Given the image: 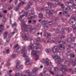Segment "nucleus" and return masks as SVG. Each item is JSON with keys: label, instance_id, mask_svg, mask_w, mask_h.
<instances>
[{"label": "nucleus", "instance_id": "nucleus-1", "mask_svg": "<svg viewBox=\"0 0 76 76\" xmlns=\"http://www.w3.org/2000/svg\"><path fill=\"white\" fill-rule=\"evenodd\" d=\"M53 59H55L56 60L57 59L58 62H57V64L58 65V64H60V63L61 62V61H65L64 62V65L66 66H70V62H69L68 61H66V59L64 58L62 59H61L60 58V55H57V56L55 55L54 57H53Z\"/></svg>", "mask_w": 76, "mask_h": 76}, {"label": "nucleus", "instance_id": "nucleus-2", "mask_svg": "<svg viewBox=\"0 0 76 76\" xmlns=\"http://www.w3.org/2000/svg\"><path fill=\"white\" fill-rule=\"evenodd\" d=\"M31 25H27L26 26V24H23L21 26V29L23 32H27V29H30L31 28Z\"/></svg>", "mask_w": 76, "mask_h": 76}, {"label": "nucleus", "instance_id": "nucleus-3", "mask_svg": "<svg viewBox=\"0 0 76 76\" xmlns=\"http://www.w3.org/2000/svg\"><path fill=\"white\" fill-rule=\"evenodd\" d=\"M41 45L38 44L37 46H34V48L35 49L37 53H39L41 51Z\"/></svg>", "mask_w": 76, "mask_h": 76}, {"label": "nucleus", "instance_id": "nucleus-4", "mask_svg": "<svg viewBox=\"0 0 76 76\" xmlns=\"http://www.w3.org/2000/svg\"><path fill=\"white\" fill-rule=\"evenodd\" d=\"M20 64V61L19 60H17V65L16 66L15 68L17 69H22L23 68V65H21V66H19V64Z\"/></svg>", "mask_w": 76, "mask_h": 76}, {"label": "nucleus", "instance_id": "nucleus-5", "mask_svg": "<svg viewBox=\"0 0 76 76\" xmlns=\"http://www.w3.org/2000/svg\"><path fill=\"white\" fill-rule=\"evenodd\" d=\"M22 39L25 41L28 40V34L26 33H23L22 34Z\"/></svg>", "mask_w": 76, "mask_h": 76}, {"label": "nucleus", "instance_id": "nucleus-6", "mask_svg": "<svg viewBox=\"0 0 76 76\" xmlns=\"http://www.w3.org/2000/svg\"><path fill=\"white\" fill-rule=\"evenodd\" d=\"M23 48L22 50L21 53H23V57H26V53H27V50H26V49H25V48H26V47H25V46H23Z\"/></svg>", "mask_w": 76, "mask_h": 76}, {"label": "nucleus", "instance_id": "nucleus-7", "mask_svg": "<svg viewBox=\"0 0 76 76\" xmlns=\"http://www.w3.org/2000/svg\"><path fill=\"white\" fill-rule=\"evenodd\" d=\"M26 73H28V75L29 76H37L35 75V73H32V72L31 73V72L29 71V70H27L26 71Z\"/></svg>", "mask_w": 76, "mask_h": 76}, {"label": "nucleus", "instance_id": "nucleus-8", "mask_svg": "<svg viewBox=\"0 0 76 76\" xmlns=\"http://www.w3.org/2000/svg\"><path fill=\"white\" fill-rule=\"evenodd\" d=\"M44 61H45V63L47 64V65H51V62H50L49 63V59L48 58H46L45 59H43Z\"/></svg>", "mask_w": 76, "mask_h": 76}, {"label": "nucleus", "instance_id": "nucleus-9", "mask_svg": "<svg viewBox=\"0 0 76 76\" xmlns=\"http://www.w3.org/2000/svg\"><path fill=\"white\" fill-rule=\"evenodd\" d=\"M45 11L47 13L46 15V17H47V18L49 19H52V17H50L49 15H48V14L49 13L50 11L47 9L46 10H45Z\"/></svg>", "mask_w": 76, "mask_h": 76}, {"label": "nucleus", "instance_id": "nucleus-10", "mask_svg": "<svg viewBox=\"0 0 76 76\" xmlns=\"http://www.w3.org/2000/svg\"><path fill=\"white\" fill-rule=\"evenodd\" d=\"M60 70L62 72H64L65 71V68H66V66H64L63 65H61L60 66Z\"/></svg>", "mask_w": 76, "mask_h": 76}, {"label": "nucleus", "instance_id": "nucleus-11", "mask_svg": "<svg viewBox=\"0 0 76 76\" xmlns=\"http://www.w3.org/2000/svg\"><path fill=\"white\" fill-rule=\"evenodd\" d=\"M4 28V25H0V34H2L3 33V29Z\"/></svg>", "mask_w": 76, "mask_h": 76}, {"label": "nucleus", "instance_id": "nucleus-12", "mask_svg": "<svg viewBox=\"0 0 76 76\" xmlns=\"http://www.w3.org/2000/svg\"><path fill=\"white\" fill-rule=\"evenodd\" d=\"M64 10L63 14L64 15H67L68 14L67 11H68V9L67 7H64L63 9Z\"/></svg>", "mask_w": 76, "mask_h": 76}, {"label": "nucleus", "instance_id": "nucleus-13", "mask_svg": "<svg viewBox=\"0 0 76 76\" xmlns=\"http://www.w3.org/2000/svg\"><path fill=\"white\" fill-rule=\"evenodd\" d=\"M57 46H55L53 47L52 51L53 52L54 54L57 53Z\"/></svg>", "mask_w": 76, "mask_h": 76}, {"label": "nucleus", "instance_id": "nucleus-14", "mask_svg": "<svg viewBox=\"0 0 76 76\" xmlns=\"http://www.w3.org/2000/svg\"><path fill=\"white\" fill-rule=\"evenodd\" d=\"M60 28H61V26L60 25L58 26L57 27L56 30V33L58 34V33H60Z\"/></svg>", "mask_w": 76, "mask_h": 76}, {"label": "nucleus", "instance_id": "nucleus-15", "mask_svg": "<svg viewBox=\"0 0 76 76\" xmlns=\"http://www.w3.org/2000/svg\"><path fill=\"white\" fill-rule=\"evenodd\" d=\"M48 8H51L54 5V4L53 3L48 2Z\"/></svg>", "mask_w": 76, "mask_h": 76}, {"label": "nucleus", "instance_id": "nucleus-16", "mask_svg": "<svg viewBox=\"0 0 76 76\" xmlns=\"http://www.w3.org/2000/svg\"><path fill=\"white\" fill-rule=\"evenodd\" d=\"M55 12V11L54 10H52L50 11V12H49V15L52 16L53 14Z\"/></svg>", "mask_w": 76, "mask_h": 76}, {"label": "nucleus", "instance_id": "nucleus-17", "mask_svg": "<svg viewBox=\"0 0 76 76\" xmlns=\"http://www.w3.org/2000/svg\"><path fill=\"white\" fill-rule=\"evenodd\" d=\"M58 47L62 48V49H61L62 50H64V46L62 45V44L59 45H58Z\"/></svg>", "mask_w": 76, "mask_h": 76}, {"label": "nucleus", "instance_id": "nucleus-18", "mask_svg": "<svg viewBox=\"0 0 76 76\" xmlns=\"http://www.w3.org/2000/svg\"><path fill=\"white\" fill-rule=\"evenodd\" d=\"M33 47H34V45L33 44L29 45L28 46V49L30 50H32Z\"/></svg>", "mask_w": 76, "mask_h": 76}, {"label": "nucleus", "instance_id": "nucleus-19", "mask_svg": "<svg viewBox=\"0 0 76 76\" xmlns=\"http://www.w3.org/2000/svg\"><path fill=\"white\" fill-rule=\"evenodd\" d=\"M31 15L30 17H28V20H30V19H32V18H37V15Z\"/></svg>", "mask_w": 76, "mask_h": 76}, {"label": "nucleus", "instance_id": "nucleus-20", "mask_svg": "<svg viewBox=\"0 0 76 76\" xmlns=\"http://www.w3.org/2000/svg\"><path fill=\"white\" fill-rule=\"evenodd\" d=\"M15 76H22V75L19 74V71L17 70L15 75Z\"/></svg>", "mask_w": 76, "mask_h": 76}, {"label": "nucleus", "instance_id": "nucleus-21", "mask_svg": "<svg viewBox=\"0 0 76 76\" xmlns=\"http://www.w3.org/2000/svg\"><path fill=\"white\" fill-rule=\"evenodd\" d=\"M46 9H47V7H42L40 9H38V10L39 12H41V11H42V10H44V9L45 10Z\"/></svg>", "mask_w": 76, "mask_h": 76}, {"label": "nucleus", "instance_id": "nucleus-22", "mask_svg": "<svg viewBox=\"0 0 76 76\" xmlns=\"http://www.w3.org/2000/svg\"><path fill=\"white\" fill-rule=\"evenodd\" d=\"M69 48H67V51L68 50H69V48H74V46L73 45V44H71L69 46H68Z\"/></svg>", "mask_w": 76, "mask_h": 76}, {"label": "nucleus", "instance_id": "nucleus-23", "mask_svg": "<svg viewBox=\"0 0 76 76\" xmlns=\"http://www.w3.org/2000/svg\"><path fill=\"white\" fill-rule=\"evenodd\" d=\"M71 18L74 20H76V14H73L71 16Z\"/></svg>", "mask_w": 76, "mask_h": 76}, {"label": "nucleus", "instance_id": "nucleus-24", "mask_svg": "<svg viewBox=\"0 0 76 76\" xmlns=\"http://www.w3.org/2000/svg\"><path fill=\"white\" fill-rule=\"evenodd\" d=\"M7 34H8V32L7 31H6L4 32L3 34V36L4 37V38L5 39L6 37H7Z\"/></svg>", "mask_w": 76, "mask_h": 76}, {"label": "nucleus", "instance_id": "nucleus-25", "mask_svg": "<svg viewBox=\"0 0 76 76\" xmlns=\"http://www.w3.org/2000/svg\"><path fill=\"white\" fill-rule=\"evenodd\" d=\"M36 3L37 1H39V2H40V3H42L43 1H45V0H33Z\"/></svg>", "mask_w": 76, "mask_h": 76}, {"label": "nucleus", "instance_id": "nucleus-26", "mask_svg": "<svg viewBox=\"0 0 76 76\" xmlns=\"http://www.w3.org/2000/svg\"><path fill=\"white\" fill-rule=\"evenodd\" d=\"M35 29L34 28H31L30 30V32L32 34H34L35 33Z\"/></svg>", "mask_w": 76, "mask_h": 76}, {"label": "nucleus", "instance_id": "nucleus-27", "mask_svg": "<svg viewBox=\"0 0 76 76\" xmlns=\"http://www.w3.org/2000/svg\"><path fill=\"white\" fill-rule=\"evenodd\" d=\"M70 63H72V65L73 66H75V64H76L75 62L73 60L70 61Z\"/></svg>", "mask_w": 76, "mask_h": 76}, {"label": "nucleus", "instance_id": "nucleus-28", "mask_svg": "<svg viewBox=\"0 0 76 76\" xmlns=\"http://www.w3.org/2000/svg\"><path fill=\"white\" fill-rule=\"evenodd\" d=\"M74 20L73 19H70L69 20V23L71 25H72L73 23V22H74V21L73 20Z\"/></svg>", "mask_w": 76, "mask_h": 76}, {"label": "nucleus", "instance_id": "nucleus-29", "mask_svg": "<svg viewBox=\"0 0 76 76\" xmlns=\"http://www.w3.org/2000/svg\"><path fill=\"white\" fill-rule=\"evenodd\" d=\"M31 14L29 13L28 16H31L32 15H34V11H31Z\"/></svg>", "mask_w": 76, "mask_h": 76}, {"label": "nucleus", "instance_id": "nucleus-30", "mask_svg": "<svg viewBox=\"0 0 76 76\" xmlns=\"http://www.w3.org/2000/svg\"><path fill=\"white\" fill-rule=\"evenodd\" d=\"M38 68L36 67L35 68H34L33 70L32 71V73H35V72H36V71H37V70H38Z\"/></svg>", "mask_w": 76, "mask_h": 76}, {"label": "nucleus", "instance_id": "nucleus-31", "mask_svg": "<svg viewBox=\"0 0 76 76\" xmlns=\"http://www.w3.org/2000/svg\"><path fill=\"white\" fill-rule=\"evenodd\" d=\"M42 25H47V22L45 20H43L42 21Z\"/></svg>", "mask_w": 76, "mask_h": 76}, {"label": "nucleus", "instance_id": "nucleus-32", "mask_svg": "<svg viewBox=\"0 0 76 76\" xmlns=\"http://www.w3.org/2000/svg\"><path fill=\"white\" fill-rule=\"evenodd\" d=\"M50 41H51V39H47L45 40V43H48V42H49Z\"/></svg>", "mask_w": 76, "mask_h": 76}, {"label": "nucleus", "instance_id": "nucleus-33", "mask_svg": "<svg viewBox=\"0 0 76 76\" xmlns=\"http://www.w3.org/2000/svg\"><path fill=\"white\" fill-rule=\"evenodd\" d=\"M20 7V5H19L18 6H17L15 8H14V10H15V11H17L18 9H19V7Z\"/></svg>", "mask_w": 76, "mask_h": 76}, {"label": "nucleus", "instance_id": "nucleus-34", "mask_svg": "<svg viewBox=\"0 0 76 76\" xmlns=\"http://www.w3.org/2000/svg\"><path fill=\"white\" fill-rule=\"evenodd\" d=\"M24 16V15H23L20 16V17H19L18 18V20H20L21 22H22V21H21V20H22V18H23Z\"/></svg>", "mask_w": 76, "mask_h": 76}, {"label": "nucleus", "instance_id": "nucleus-35", "mask_svg": "<svg viewBox=\"0 0 76 76\" xmlns=\"http://www.w3.org/2000/svg\"><path fill=\"white\" fill-rule=\"evenodd\" d=\"M58 20V18H53V20H52L53 22H54L55 23H56V21Z\"/></svg>", "mask_w": 76, "mask_h": 76}, {"label": "nucleus", "instance_id": "nucleus-36", "mask_svg": "<svg viewBox=\"0 0 76 76\" xmlns=\"http://www.w3.org/2000/svg\"><path fill=\"white\" fill-rule=\"evenodd\" d=\"M37 54V52L35 51L34 50L32 51L31 53L32 55H35Z\"/></svg>", "mask_w": 76, "mask_h": 76}, {"label": "nucleus", "instance_id": "nucleus-37", "mask_svg": "<svg viewBox=\"0 0 76 76\" xmlns=\"http://www.w3.org/2000/svg\"><path fill=\"white\" fill-rule=\"evenodd\" d=\"M59 36V38H60V39H62L63 38V39H64V38H65V36L64 35H62L61 36H60L59 35H58Z\"/></svg>", "mask_w": 76, "mask_h": 76}, {"label": "nucleus", "instance_id": "nucleus-38", "mask_svg": "<svg viewBox=\"0 0 76 76\" xmlns=\"http://www.w3.org/2000/svg\"><path fill=\"white\" fill-rule=\"evenodd\" d=\"M39 56L38 55H36L35 56V60H39Z\"/></svg>", "mask_w": 76, "mask_h": 76}, {"label": "nucleus", "instance_id": "nucleus-39", "mask_svg": "<svg viewBox=\"0 0 76 76\" xmlns=\"http://www.w3.org/2000/svg\"><path fill=\"white\" fill-rule=\"evenodd\" d=\"M39 18L43 19V17H42L43 15H42V13H39Z\"/></svg>", "mask_w": 76, "mask_h": 76}, {"label": "nucleus", "instance_id": "nucleus-40", "mask_svg": "<svg viewBox=\"0 0 76 76\" xmlns=\"http://www.w3.org/2000/svg\"><path fill=\"white\" fill-rule=\"evenodd\" d=\"M44 28L45 30H47L49 28L48 26H44Z\"/></svg>", "mask_w": 76, "mask_h": 76}, {"label": "nucleus", "instance_id": "nucleus-41", "mask_svg": "<svg viewBox=\"0 0 76 76\" xmlns=\"http://www.w3.org/2000/svg\"><path fill=\"white\" fill-rule=\"evenodd\" d=\"M56 3H57L56 4L57 6H60V5L61 3L59 1V0H58V1L57 2H56Z\"/></svg>", "mask_w": 76, "mask_h": 76}, {"label": "nucleus", "instance_id": "nucleus-42", "mask_svg": "<svg viewBox=\"0 0 76 76\" xmlns=\"http://www.w3.org/2000/svg\"><path fill=\"white\" fill-rule=\"evenodd\" d=\"M46 53H49L51 52V49L49 48L47 49L46 50Z\"/></svg>", "mask_w": 76, "mask_h": 76}, {"label": "nucleus", "instance_id": "nucleus-43", "mask_svg": "<svg viewBox=\"0 0 76 76\" xmlns=\"http://www.w3.org/2000/svg\"><path fill=\"white\" fill-rule=\"evenodd\" d=\"M68 8H69L71 10H73V8L72 6H68Z\"/></svg>", "mask_w": 76, "mask_h": 76}, {"label": "nucleus", "instance_id": "nucleus-44", "mask_svg": "<svg viewBox=\"0 0 76 76\" xmlns=\"http://www.w3.org/2000/svg\"><path fill=\"white\" fill-rule=\"evenodd\" d=\"M55 41H56V39L54 38H53L52 39V40H50V42H51L52 43H54L55 42Z\"/></svg>", "mask_w": 76, "mask_h": 76}, {"label": "nucleus", "instance_id": "nucleus-45", "mask_svg": "<svg viewBox=\"0 0 76 76\" xmlns=\"http://www.w3.org/2000/svg\"><path fill=\"white\" fill-rule=\"evenodd\" d=\"M58 42L59 44H60V43H62V44H66L65 41H58Z\"/></svg>", "mask_w": 76, "mask_h": 76}, {"label": "nucleus", "instance_id": "nucleus-46", "mask_svg": "<svg viewBox=\"0 0 76 76\" xmlns=\"http://www.w3.org/2000/svg\"><path fill=\"white\" fill-rule=\"evenodd\" d=\"M12 27H14V26H16V23L14 22L13 24H12Z\"/></svg>", "mask_w": 76, "mask_h": 76}, {"label": "nucleus", "instance_id": "nucleus-47", "mask_svg": "<svg viewBox=\"0 0 76 76\" xmlns=\"http://www.w3.org/2000/svg\"><path fill=\"white\" fill-rule=\"evenodd\" d=\"M25 63L26 65H28V64H29V61H26Z\"/></svg>", "mask_w": 76, "mask_h": 76}, {"label": "nucleus", "instance_id": "nucleus-48", "mask_svg": "<svg viewBox=\"0 0 76 76\" xmlns=\"http://www.w3.org/2000/svg\"><path fill=\"white\" fill-rule=\"evenodd\" d=\"M71 41H72V39H71V38L70 37H68L67 39V41L68 42H71Z\"/></svg>", "mask_w": 76, "mask_h": 76}, {"label": "nucleus", "instance_id": "nucleus-49", "mask_svg": "<svg viewBox=\"0 0 76 76\" xmlns=\"http://www.w3.org/2000/svg\"><path fill=\"white\" fill-rule=\"evenodd\" d=\"M39 34L40 35L41 37H42V32H41L40 33L39 32H38L37 33V35H39Z\"/></svg>", "mask_w": 76, "mask_h": 76}, {"label": "nucleus", "instance_id": "nucleus-50", "mask_svg": "<svg viewBox=\"0 0 76 76\" xmlns=\"http://www.w3.org/2000/svg\"><path fill=\"white\" fill-rule=\"evenodd\" d=\"M48 23L49 25H51L53 24V22L51 21H49L48 22Z\"/></svg>", "mask_w": 76, "mask_h": 76}, {"label": "nucleus", "instance_id": "nucleus-51", "mask_svg": "<svg viewBox=\"0 0 76 76\" xmlns=\"http://www.w3.org/2000/svg\"><path fill=\"white\" fill-rule=\"evenodd\" d=\"M63 12H59V15H60V16H63Z\"/></svg>", "mask_w": 76, "mask_h": 76}, {"label": "nucleus", "instance_id": "nucleus-52", "mask_svg": "<svg viewBox=\"0 0 76 76\" xmlns=\"http://www.w3.org/2000/svg\"><path fill=\"white\" fill-rule=\"evenodd\" d=\"M21 50V49H20V48H18L16 50L17 51V52H19V51H20Z\"/></svg>", "mask_w": 76, "mask_h": 76}, {"label": "nucleus", "instance_id": "nucleus-53", "mask_svg": "<svg viewBox=\"0 0 76 76\" xmlns=\"http://www.w3.org/2000/svg\"><path fill=\"white\" fill-rule=\"evenodd\" d=\"M28 15H29V14L27 12H25L24 14L23 15L24 16H25L26 17L28 16Z\"/></svg>", "mask_w": 76, "mask_h": 76}, {"label": "nucleus", "instance_id": "nucleus-54", "mask_svg": "<svg viewBox=\"0 0 76 76\" xmlns=\"http://www.w3.org/2000/svg\"><path fill=\"white\" fill-rule=\"evenodd\" d=\"M55 71H58V70H59V69L57 67H55L54 69Z\"/></svg>", "mask_w": 76, "mask_h": 76}, {"label": "nucleus", "instance_id": "nucleus-55", "mask_svg": "<svg viewBox=\"0 0 76 76\" xmlns=\"http://www.w3.org/2000/svg\"><path fill=\"white\" fill-rule=\"evenodd\" d=\"M26 61H29V57L27 56L26 57Z\"/></svg>", "mask_w": 76, "mask_h": 76}, {"label": "nucleus", "instance_id": "nucleus-56", "mask_svg": "<svg viewBox=\"0 0 76 76\" xmlns=\"http://www.w3.org/2000/svg\"><path fill=\"white\" fill-rule=\"evenodd\" d=\"M67 58L69 60H70L71 59V56L69 55L68 56Z\"/></svg>", "mask_w": 76, "mask_h": 76}, {"label": "nucleus", "instance_id": "nucleus-57", "mask_svg": "<svg viewBox=\"0 0 76 76\" xmlns=\"http://www.w3.org/2000/svg\"><path fill=\"white\" fill-rule=\"evenodd\" d=\"M61 20L62 22H64L66 20H67V19L66 18H62Z\"/></svg>", "mask_w": 76, "mask_h": 76}, {"label": "nucleus", "instance_id": "nucleus-58", "mask_svg": "<svg viewBox=\"0 0 76 76\" xmlns=\"http://www.w3.org/2000/svg\"><path fill=\"white\" fill-rule=\"evenodd\" d=\"M15 56H16V55L15 54H12L11 56V58H14V57H15Z\"/></svg>", "mask_w": 76, "mask_h": 76}, {"label": "nucleus", "instance_id": "nucleus-59", "mask_svg": "<svg viewBox=\"0 0 76 76\" xmlns=\"http://www.w3.org/2000/svg\"><path fill=\"white\" fill-rule=\"evenodd\" d=\"M11 65V64L10 63H9V61L7 62V66H10Z\"/></svg>", "mask_w": 76, "mask_h": 76}, {"label": "nucleus", "instance_id": "nucleus-60", "mask_svg": "<svg viewBox=\"0 0 76 76\" xmlns=\"http://www.w3.org/2000/svg\"><path fill=\"white\" fill-rule=\"evenodd\" d=\"M47 68H44L43 69V72L44 73H45L46 72H47Z\"/></svg>", "mask_w": 76, "mask_h": 76}, {"label": "nucleus", "instance_id": "nucleus-61", "mask_svg": "<svg viewBox=\"0 0 76 76\" xmlns=\"http://www.w3.org/2000/svg\"><path fill=\"white\" fill-rule=\"evenodd\" d=\"M61 8H62L63 9L65 7H64V4H62L61 5Z\"/></svg>", "mask_w": 76, "mask_h": 76}, {"label": "nucleus", "instance_id": "nucleus-62", "mask_svg": "<svg viewBox=\"0 0 76 76\" xmlns=\"http://www.w3.org/2000/svg\"><path fill=\"white\" fill-rule=\"evenodd\" d=\"M72 6L74 7V8H76V4H72Z\"/></svg>", "mask_w": 76, "mask_h": 76}, {"label": "nucleus", "instance_id": "nucleus-63", "mask_svg": "<svg viewBox=\"0 0 76 76\" xmlns=\"http://www.w3.org/2000/svg\"><path fill=\"white\" fill-rule=\"evenodd\" d=\"M20 4H25V2L23 1H22L20 3Z\"/></svg>", "mask_w": 76, "mask_h": 76}, {"label": "nucleus", "instance_id": "nucleus-64", "mask_svg": "<svg viewBox=\"0 0 76 76\" xmlns=\"http://www.w3.org/2000/svg\"><path fill=\"white\" fill-rule=\"evenodd\" d=\"M72 27L73 29H76V26L75 25H73Z\"/></svg>", "mask_w": 76, "mask_h": 76}]
</instances>
